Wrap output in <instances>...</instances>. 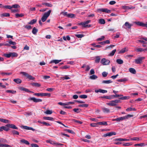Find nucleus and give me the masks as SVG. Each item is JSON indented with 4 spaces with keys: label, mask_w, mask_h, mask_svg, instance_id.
I'll return each instance as SVG.
<instances>
[{
    "label": "nucleus",
    "mask_w": 147,
    "mask_h": 147,
    "mask_svg": "<svg viewBox=\"0 0 147 147\" xmlns=\"http://www.w3.org/2000/svg\"><path fill=\"white\" fill-rule=\"evenodd\" d=\"M7 143V141L5 139L0 138V147H12L10 145L4 144Z\"/></svg>",
    "instance_id": "1"
},
{
    "label": "nucleus",
    "mask_w": 147,
    "mask_h": 147,
    "mask_svg": "<svg viewBox=\"0 0 147 147\" xmlns=\"http://www.w3.org/2000/svg\"><path fill=\"white\" fill-rule=\"evenodd\" d=\"M133 116V115H128L124 117H121L113 119V121H116L117 122H120L121 121H122L123 120L127 119L128 118L132 117Z\"/></svg>",
    "instance_id": "2"
},
{
    "label": "nucleus",
    "mask_w": 147,
    "mask_h": 147,
    "mask_svg": "<svg viewBox=\"0 0 147 147\" xmlns=\"http://www.w3.org/2000/svg\"><path fill=\"white\" fill-rule=\"evenodd\" d=\"M51 12V10H49L47 12H45L41 18V20L42 22H45L47 18L49 16Z\"/></svg>",
    "instance_id": "3"
},
{
    "label": "nucleus",
    "mask_w": 147,
    "mask_h": 147,
    "mask_svg": "<svg viewBox=\"0 0 147 147\" xmlns=\"http://www.w3.org/2000/svg\"><path fill=\"white\" fill-rule=\"evenodd\" d=\"M120 100H112L110 101L109 103H107L106 104L110 106H114L117 105V103L119 102Z\"/></svg>",
    "instance_id": "4"
},
{
    "label": "nucleus",
    "mask_w": 147,
    "mask_h": 147,
    "mask_svg": "<svg viewBox=\"0 0 147 147\" xmlns=\"http://www.w3.org/2000/svg\"><path fill=\"white\" fill-rule=\"evenodd\" d=\"M34 95L38 96H48L50 97L51 96V94L50 93H35L34 94Z\"/></svg>",
    "instance_id": "5"
},
{
    "label": "nucleus",
    "mask_w": 147,
    "mask_h": 147,
    "mask_svg": "<svg viewBox=\"0 0 147 147\" xmlns=\"http://www.w3.org/2000/svg\"><path fill=\"white\" fill-rule=\"evenodd\" d=\"M110 62V61L109 60L105 58H102L100 61V63L104 65H109Z\"/></svg>",
    "instance_id": "6"
},
{
    "label": "nucleus",
    "mask_w": 147,
    "mask_h": 147,
    "mask_svg": "<svg viewBox=\"0 0 147 147\" xmlns=\"http://www.w3.org/2000/svg\"><path fill=\"white\" fill-rule=\"evenodd\" d=\"M145 57H140L138 59L135 60V63L137 64H141L142 61V60L145 59Z\"/></svg>",
    "instance_id": "7"
},
{
    "label": "nucleus",
    "mask_w": 147,
    "mask_h": 147,
    "mask_svg": "<svg viewBox=\"0 0 147 147\" xmlns=\"http://www.w3.org/2000/svg\"><path fill=\"white\" fill-rule=\"evenodd\" d=\"M134 23L135 24H136L138 25L142 26L145 27L147 28V22H146V23H144L142 22L139 21L135 22Z\"/></svg>",
    "instance_id": "8"
},
{
    "label": "nucleus",
    "mask_w": 147,
    "mask_h": 147,
    "mask_svg": "<svg viewBox=\"0 0 147 147\" xmlns=\"http://www.w3.org/2000/svg\"><path fill=\"white\" fill-rule=\"evenodd\" d=\"M133 26V24H129L128 22H126L124 24V25L123 26V28H124L127 29H130L131 27Z\"/></svg>",
    "instance_id": "9"
},
{
    "label": "nucleus",
    "mask_w": 147,
    "mask_h": 147,
    "mask_svg": "<svg viewBox=\"0 0 147 147\" xmlns=\"http://www.w3.org/2000/svg\"><path fill=\"white\" fill-rule=\"evenodd\" d=\"M116 134L115 132L111 131L109 133L104 134L103 136V137H106L107 136H110L113 135H115Z\"/></svg>",
    "instance_id": "10"
},
{
    "label": "nucleus",
    "mask_w": 147,
    "mask_h": 147,
    "mask_svg": "<svg viewBox=\"0 0 147 147\" xmlns=\"http://www.w3.org/2000/svg\"><path fill=\"white\" fill-rule=\"evenodd\" d=\"M49 143L51 144L55 145L56 146H61L63 145L61 143H57L55 141L52 140H49Z\"/></svg>",
    "instance_id": "11"
},
{
    "label": "nucleus",
    "mask_w": 147,
    "mask_h": 147,
    "mask_svg": "<svg viewBox=\"0 0 147 147\" xmlns=\"http://www.w3.org/2000/svg\"><path fill=\"white\" fill-rule=\"evenodd\" d=\"M22 128L24 129H26V130H32L33 131H36L38 132L39 131L36 130H35V129L33 128H32V127H28V126H22Z\"/></svg>",
    "instance_id": "12"
},
{
    "label": "nucleus",
    "mask_w": 147,
    "mask_h": 147,
    "mask_svg": "<svg viewBox=\"0 0 147 147\" xmlns=\"http://www.w3.org/2000/svg\"><path fill=\"white\" fill-rule=\"evenodd\" d=\"M30 100H32L34 101L35 102H42V100L40 99H37L36 98L34 97H32L29 99Z\"/></svg>",
    "instance_id": "13"
},
{
    "label": "nucleus",
    "mask_w": 147,
    "mask_h": 147,
    "mask_svg": "<svg viewBox=\"0 0 147 147\" xmlns=\"http://www.w3.org/2000/svg\"><path fill=\"white\" fill-rule=\"evenodd\" d=\"M6 126L14 129H18L17 127H16L13 124H7Z\"/></svg>",
    "instance_id": "14"
},
{
    "label": "nucleus",
    "mask_w": 147,
    "mask_h": 147,
    "mask_svg": "<svg viewBox=\"0 0 147 147\" xmlns=\"http://www.w3.org/2000/svg\"><path fill=\"white\" fill-rule=\"evenodd\" d=\"M19 88L20 90L22 91H25L27 92L33 93V92L30 91L28 89L23 87H20Z\"/></svg>",
    "instance_id": "15"
},
{
    "label": "nucleus",
    "mask_w": 147,
    "mask_h": 147,
    "mask_svg": "<svg viewBox=\"0 0 147 147\" xmlns=\"http://www.w3.org/2000/svg\"><path fill=\"white\" fill-rule=\"evenodd\" d=\"M95 92H96V93H97V92H100L102 93H107V90H102V89H99L98 90H95Z\"/></svg>",
    "instance_id": "16"
},
{
    "label": "nucleus",
    "mask_w": 147,
    "mask_h": 147,
    "mask_svg": "<svg viewBox=\"0 0 147 147\" xmlns=\"http://www.w3.org/2000/svg\"><path fill=\"white\" fill-rule=\"evenodd\" d=\"M122 8L124 9H134L135 7L133 6L129 7L127 6H122Z\"/></svg>",
    "instance_id": "17"
},
{
    "label": "nucleus",
    "mask_w": 147,
    "mask_h": 147,
    "mask_svg": "<svg viewBox=\"0 0 147 147\" xmlns=\"http://www.w3.org/2000/svg\"><path fill=\"white\" fill-rule=\"evenodd\" d=\"M31 85L36 87H38L41 86V84H40L37 82L32 83H31Z\"/></svg>",
    "instance_id": "18"
},
{
    "label": "nucleus",
    "mask_w": 147,
    "mask_h": 147,
    "mask_svg": "<svg viewBox=\"0 0 147 147\" xmlns=\"http://www.w3.org/2000/svg\"><path fill=\"white\" fill-rule=\"evenodd\" d=\"M128 48L127 47H125L121 49L119 52V53H122L127 51Z\"/></svg>",
    "instance_id": "19"
},
{
    "label": "nucleus",
    "mask_w": 147,
    "mask_h": 147,
    "mask_svg": "<svg viewBox=\"0 0 147 147\" xmlns=\"http://www.w3.org/2000/svg\"><path fill=\"white\" fill-rule=\"evenodd\" d=\"M102 110L103 112L105 113H109L110 112V109H109L105 107L102 108Z\"/></svg>",
    "instance_id": "20"
},
{
    "label": "nucleus",
    "mask_w": 147,
    "mask_h": 147,
    "mask_svg": "<svg viewBox=\"0 0 147 147\" xmlns=\"http://www.w3.org/2000/svg\"><path fill=\"white\" fill-rule=\"evenodd\" d=\"M97 124L99 125H108L106 121H103L99 122L97 123Z\"/></svg>",
    "instance_id": "21"
},
{
    "label": "nucleus",
    "mask_w": 147,
    "mask_h": 147,
    "mask_svg": "<svg viewBox=\"0 0 147 147\" xmlns=\"http://www.w3.org/2000/svg\"><path fill=\"white\" fill-rule=\"evenodd\" d=\"M0 129H1V131H3V130H4L6 131H8L9 130V128H7L6 127L4 126L1 127H0Z\"/></svg>",
    "instance_id": "22"
},
{
    "label": "nucleus",
    "mask_w": 147,
    "mask_h": 147,
    "mask_svg": "<svg viewBox=\"0 0 147 147\" xmlns=\"http://www.w3.org/2000/svg\"><path fill=\"white\" fill-rule=\"evenodd\" d=\"M114 140L115 141H129V139H122V138H117L115 139Z\"/></svg>",
    "instance_id": "23"
},
{
    "label": "nucleus",
    "mask_w": 147,
    "mask_h": 147,
    "mask_svg": "<svg viewBox=\"0 0 147 147\" xmlns=\"http://www.w3.org/2000/svg\"><path fill=\"white\" fill-rule=\"evenodd\" d=\"M21 143H22L25 144L26 145H29L30 144L29 142L27 140L25 139H22L20 141Z\"/></svg>",
    "instance_id": "24"
},
{
    "label": "nucleus",
    "mask_w": 147,
    "mask_h": 147,
    "mask_svg": "<svg viewBox=\"0 0 147 147\" xmlns=\"http://www.w3.org/2000/svg\"><path fill=\"white\" fill-rule=\"evenodd\" d=\"M61 61V60H53L51 61L50 62V63H55V64H57L59 63V62Z\"/></svg>",
    "instance_id": "25"
},
{
    "label": "nucleus",
    "mask_w": 147,
    "mask_h": 147,
    "mask_svg": "<svg viewBox=\"0 0 147 147\" xmlns=\"http://www.w3.org/2000/svg\"><path fill=\"white\" fill-rule=\"evenodd\" d=\"M43 119L45 120H47L50 121H53L54 119L52 117H44L43 118Z\"/></svg>",
    "instance_id": "26"
},
{
    "label": "nucleus",
    "mask_w": 147,
    "mask_h": 147,
    "mask_svg": "<svg viewBox=\"0 0 147 147\" xmlns=\"http://www.w3.org/2000/svg\"><path fill=\"white\" fill-rule=\"evenodd\" d=\"M13 81L18 84H20L22 82L21 80L19 78L14 79Z\"/></svg>",
    "instance_id": "27"
},
{
    "label": "nucleus",
    "mask_w": 147,
    "mask_h": 147,
    "mask_svg": "<svg viewBox=\"0 0 147 147\" xmlns=\"http://www.w3.org/2000/svg\"><path fill=\"white\" fill-rule=\"evenodd\" d=\"M0 121H1L2 122H3V123H9V120H8L2 119V118H0Z\"/></svg>",
    "instance_id": "28"
},
{
    "label": "nucleus",
    "mask_w": 147,
    "mask_h": 147,
    "mask_svg": "<svg viewBox=\"0 0 147 147\" xmlns=\"http://www.w3.org/2000/svg\"><path fill=\"white\" fill-rule=\"evenodd\" d=\"M129 71L132 74H135L136 71L135 69L132 68H130L129 69Z\"/></svg>",
    "instance_id": "29"
},
{
    "label": "nucleus",
    "mask_w": 147,
    "mask_h": 147,
    "mask_svg": "<svg viewBox=\"0 0 147 147\" xmlns=\"http://www.w3.org/2000/svg\"><path fill=\"white\" fill-rule=\"evenodd\" d=\"M101 97L102 98H106L109 100H111L112 99L111 97V96H101Z\"/></svg>",
    "instance_id": "30"
},
{
    "label": "nucleus",
    "mask_w": 147,
    "mask_h": 147,
    "mask_svg": "<svg viewBox=\"0 0 147 147\" xmlns=\"http://www.w3.org/2000/svg\"><path fill=\"white\" fill-rule=\"evenodd\" d=\"M99 23L101 24H104L105 23V21L104 19H100L99 20Z\"/></svg>",
    "instance_id": "31"
},
{
    "label": "nucleus",
    "mask_w": 147,
    "mask_h": 147,
    "mask_svg": "<svg viewBox=\"0 0 147 147\" xmlns=\"http://www.w3.org/2000/svg\"><path fill=\"white\" fill-rule=\"evenodd\" d=\"M129 96H124L119 98V99L122 100H127L129 99Z\"/></svg>",
    "instance_id": "32"
},
{
    "label": "nucleus",
    "mask_w": 147,
    "mask_h": 147,
    "mask_svg": "<svg viewBox=\"0 0 147 147\" xmlns=\"http://www.w3.org/2000/svg\"><path fill=\"white\" fill-rule=\"evenodd\" d=\"M11 57H17L18 56V54L16 53L15 52H13V53H11Z\"/></svg>",
    "instance_id": "33"
},
{
    "label": "nucleus",
    "mask_w": 147,
    "mask_h": 147,
    "mask_svg": "<svg viewBox=\"0 0 147 147\" xmlns=\"http://www.w3.org/2000/svg\"><path fill=\"white\" fill-rule=\"evenodd\" d=\"M20 73L21 74L26 77L27 78H28V77H29V76L30 75L28 74V73H26V72H21Z\"/></svg>",
    "instance_id": "34"
},
{
    "label": "nucleus",
    "mask_w": 147,
    "mask_h": 147,
    "mask_svg": "<svg viewBox=\"0 0 147 147\" xmlns=\"http://www.w3.org/2000/svg\"><path fill=\"white\" fill-rule=\"evenodd\" d=\"M112 82L111 80H103L102 82V83L103 84H108L111 83Z\"/></svg>",
    "instance_id": "35"
},
{
    "label": "nucleus",
    "mask_w": 147,
    "mask_h": 147,
    "mask_svg": "<svg viewBox=\"0 0 147 147\" xmlns=\"http://www.w3.org/2000/svg\"><path fill=\"white\" fill-rule=\"evenodd\" d=\"M52 112H53L52 110H47L46 111L44 112V113L50 115L52 114Z\"/></svg>",
    "instance_id": "36"
},
{
    "label": "nucleus",
    "mask_w": 147,
    "mask_h": 147,
    "mask_svg": "<svg viewBox=\"0 0 147 147\" xmlns=\"http://www.w3.org/2000/svg\"><path fill=\"white\" fill-rule=\"evenodd\" d=\"M116 51V49H115L114 50H113L112 52L110 53L109 55V56H113L115 52Z\"/></svg>",
    "instance_id": "37"
},
{
    "label": "nucleus",
    "mask_w": 147,
    "mask_h": 147,
    "mask_svg": "<svg viewBox=\"0 0 147 147\" xmlns=\"http://www.w3.org/2000/svg\"><path fill=\"white\" fill-rule=\"evenodd\" d=\"M42 4L43 5H45L48 7H52V4L48 3H42Z\"/></svg>",
    "instance_id": "38"
},
{
    "label": "nucleus",
    "mask_w": 147,
    "mask_h": 147,
    "mask_svg": "<svg viewBox=\"0 0 147 147\" xmlns=\"http://www.w3.org/2000/svg\"><path fill=\"white\" fill-rule=\"evenodd\" d=\"M11 132L13 135H19V133L18 131L13 130L11 131Z\"/></svg>",
    "instance_id": "39"
},
{
    "label": "nucleus",
    "mask_w": 147,
    "mask_h": 147,
    "mask_svg": "<svg viewBox=\"0 0 147 147\" xmlns=\"http://www.w3.org/2000/svg\"><path fill=\"white\" fill-rule=\"evenodd\" d=\"M37 21V20L36 19H33L32 20H31L29 23V24H33L35 23H36V22Z\"/></svg>",
    "instance_id": "40"
},
{
    "label": "nucleus",
    "mask_w": 147,
    "mask_h": 147,
    "mask_svg": "<svg viewBox=\"0 0 147 147\" xmlns=\"http://www.w3.org/2000/svg\"><path fill=\"white\" fill-rule=\"evenodd\" d=\"M127 111H136V109L135 108L129 107L126 109Z\"/></svg>",
    "instance_id": "41"
},
{
    "label": "nucleus",
    "mask_w": 147,
    "mask_h": 147,
    "mask_svg": "<svg viewBox=\"0 0 147 147\" xmlns=\"http://www.w3.org/2000/svg\"><path fill=\"white\" fill-rule=\"evenodd\" d=\"M38 31L37 29H36L35 27H34L33 29L32 32L33 34H35L38 32Z\"/></svg>",
    "instance_id": "42"
},
{
    "label": "nucleus",
    "mask_w": 147,
    "mask_h": 147,
    "mask_svg": "<svg viewBox=\"0 0 147 147\" xmlns=\"http://www.w3.org/2000/svg\"><path fill=\"white\" fill-rule=\"evenodd\" d=\"M15 16L16 18H18L19 17H22L24 16V14L22 13L18 14L16 13L15 14Z\"/></svg>",
    "instance_id": "43"
},
{
    "label": "nucleus",
    "mask_w": 147,
    "mask_h": 147,
    "mask_svg": "<svg viewBox=\"0 0 147 147\" xmlns=\"http://www.w3.org/2000/svg\"><path fill=\"white\" fill-rule=\"evenodd\" d=\"M11 52H9L8 54H4L3 55L7 58H9L11 57Z\"/></svg>",
    "instance_id": "44"
},
{
    "label": "nucleus",
    "mask_w": 147,
    "mask_h": 147,
    "mask_svg": "<svg viewBox=\"0 0 147 147\" xmlns=\"http://www.w3.org/2000/svg\"><path fill=\"white\" fill-rule=\"evenodd\" d=\"M127 80L126 78H124L123 79H119L117 80V81L119 82H124L127 81Z\"/></svg>",
    "instance_id": "45"
},
{
    "label": "nucleus",
    "mask_w": 147,
    "mask_h": 147,
    "mask_svg": "<svg viewBox=\"0 0 147 147\" xmlns=\"http://www.w3.org/2000/svg\"><path fill=\"white\" fill-rule=\"evenodd\" d=\"M136 51L138 52H141L144 51V49L142 48H138L136 49Z\"/></svg>",
    "instance_id": "46"
},
{
    "label": "nucleus",
    "mask_w": 147,
    "mask_h": 147,
    "mask_svg": "<svg viewBox=\"0 0 147 147\" xmlns=\"http://www.w3.org/2000/svg\"><path fill=\"white\" fill-rule=\"evenodd\" d=\"M11 9L12 8H19L20 7V6L18 4H14L12 5V6H11Z\"/></svg>",
    "instance_id": "47"
},
{
    "label": "nucleus",
    "mask_w": 147,
    "mask_h": 147,
    "mask_svg": "<svg viewBox=\"0 0 147 147\" xmlns=\"http://www.w3.org/2000/svg\"><path fill=\"white\" fill-rule=\"evenodd\" d=\"M116 62L119 64H122L123 63V61L121 59H117L116 60Z\"/></svg>",
    "instance_id": "48"
},
{
    "label": "nucleus",
    "mask_w": 147,
    "mask_h": 147,
    "mask_svg": "<svg viewBox=\"0 0 147 147\" xmlns=\"http://www.w3.org/2000/svg\"><path fill=\"white\" fill-rule=\"evenodd\" d=\"M97 78V76L95 75H93L90 77V78L92 80L95 79Z\"/></svg>",
    "instance_id": "49"
},
{
    "label": "nucleus",
    "mask_w": 147,
    "mask_h": 147,
    "mask_svg": "<svg viewBox=\"0 0 147 147\" xmlns=\"http://www.w3.org/2000/svg\"><path fill=\"white\" fill-rule=\"evenodd\" d=\"M75 15L73 13H68L67 17L68 18H73L74 17Z\"/></svg>",
    "instance_id": "50"
},
{
    "label": "nucleus",
    "mask_w": 147,
    "mask_h": 147,
    "mask_svg": "<svg viewBox=\"0 0 147 147\" xmlns=\"http://www.w3.org/2000/svg\"><path fill=\"white\" fill-rule=\"evenodd\" d=\"M63 39L64 40H66V39L68 40H69L70 39V38L69 36H67L66 37L65 36H63Z\"/></svg>",
    "instance_id": "51"
},
{
    "label": "nucleus",
    "mask_w": 147,
    "mask_h": 147,
    "mask_svg": "<svg viewBox=\"0 0 147 147\" xmlns=\"http://www.w3.org/2000/svg\"><path fill=\"white\" fill-rule=\"evenodd\" d=\"M88 105L86 104H80L78 106L80 107H88Z\"/></svg>",
    "instance_id": "52"
},
{
    "label": "nucleus",
    "mask_w": 147,
    "mask_h": 147,
    "mask_svg": "<svg viewBox=\"0 0 147 147\" xmlns=\"http://www.w3.org/2000/svg\"><path fill=\"white\" fill-rule=\"evenodd\" d=\"M145 145L144 143H142L140 144H134V146H142Z\"/></svg>",
    "instance_id": "53"
},
{
    "label": "nucleus",
    "mask_w": 147,
    "mask_h": 147,
    "mask_svg": "<svg viewBox=\"0 0 147 147\" xmlns=\"http://www.w3.org/2000/svg\"><path fill=\"white\" fill-rule=\"evenodd\" d=\"M10 16V14L9 13H3L1 14V16H4V17H9Z\"/></svg>",
    "instance_id": "54"
},
{
    "label": "nucleus",
    "mask_w": 147,
    "mask_h": 147,
    "mask_svg": "<svg viewBox=\"0 0 147 147\" xmlns=\"http://www.w3.org/2000/svg\"><path fill=\"white\" fill-rule=\"evenodd\" d=\"M6 92L7 93H11L12 94H14L16 92V91L10 90H7L6 91Z\"/></svg>",
    "instance_id": "55"
},
{
    "label": "nucleus",
    "mask_w": 147,
    "mask_h": 147,
    "mask_svg": "<svg viewBox=\"0 0 147 147\" xmlns=\"http://www.w3.org/2000/svg\"><path fill=\"white\" fill-rule=\"evenodd\" d=\"M78 25H82L83 26V27L86 28V24L85 23V22H82L78 24Z\"/></svg>",
    "instance_id": "56"
},
{
    "label": "nucleus",
    "mask_w": 147,
    "mask_h": 147,
    "mask_svg": "<svg viewBox=\"0 0 147 147\" xmlns=\"http://www.w3.org/2000/svg\"><path fill=\"white\" fill-rule=\"evenodd\" d=\"M78 25H82L83 26V27L86 28V24L85 23V22H82L78 24Z\"/></svg>",
    "instance_id": "57"
},
{
    "label": "nucleus",
    "mask_w": 147,
    "mask_h": 147,
    "mask_svg": "<svg viewBox=\"0 0 147 147\" xmlns=\"http://www.w3.org/2000/svg\"><path fill=\"white\" fill-rule=\"evenodd\" d=\"M103 11V12H106L108 13H110L111 12V10L108 9H104Z\"/></svg>",
    "instance_id": "58"
},
{
    "label": "nucleus",
    "mask_w": 147,
    "mask_h": 147,
    "mask_svg": "<svg viewBox=\"0 0 147 147\" xmlns=\"http://www.w3.org/2000/svg\"><path fill=\"white\" fill-rule=\"evenodd\" d=\"M75 36L78 38H81L84 36V35L82 34H76Z\"/></svg>",
    "instance_id": "59"
},
{
    "label": "nucleus",
    "mask_w": 147,
    "mask_h": 147,
    "mask_svg": "<svg viewBox=\"0 0 147 147\" xmlns=\"http://www.w3.org/2000/svg\"><path fill=\"white\" fill-rule=\"evenodd\" d=\"M3 7L6 9H11V6L9 5H6L3 6Z\"/></svg>",
    "instance_id": "60"
},
{
    "label": "nucleus",
    "mask_w": 147,
    "mask_h": 147,
    "mask_svg": "<svg viewBox=\"0 0 147 147\" xmlns=\"http://www.w3.org/2000/svg\"><path fill=\"white\" fill-rule=\"evenodd\" d=\"M108 74V73H107L106 72H105V71L103 72L102 73V76L103 77H107Z\"/></svg>",
    "instance_id": "61"
},
{
    "label": "nucleus",
    "mask_w": 147,
    "mask_h": 147,
    "mask_svg": "<svg viewBox=\"0 0 147 147\" xmlns=\"http://www.w3.org/2000/svg\"><path fill=\"white\" fill-rule=\"evenodd\" d=\"M79 97L82 98H87V96L86 95H82L80 96Z\"/></svg>",
    "instance_id": "62"
},
{
    "label": "nucleus",
    "mask_w": 147,
    "mask_h": 147,
    "mask_svg": "<svg viewBox=\"0 0 147 147\" xmlns=\"http://www.w3.org/2000/svg\"><path fill=\"white\" fill-rule=\"evenodd\" d=\"M105 38V36H102L101 37V38H98L97 39V41H102L103 40H104Z\"/></svg>",
    "instance_id": "63"
},
{
    "label": "nucleus",
    "mask_w": 147,
    "mask_h": 147,
    "mask_svg": "<svg viewBox=\"0 0 147 147\" xmlns=\"http://www.w3.org/2000/svg\"><path fill=\"white\" fill-rule=\"evenodd\" d=\"M62 79H63V80H67L70 79V78L68 77L67 76H65L63 77H61Z\"/></svg>",
    "instance_id": "64"
}]
</instances>
